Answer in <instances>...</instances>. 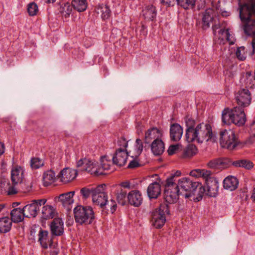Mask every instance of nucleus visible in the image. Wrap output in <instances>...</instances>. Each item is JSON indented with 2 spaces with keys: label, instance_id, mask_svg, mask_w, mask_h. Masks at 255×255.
<instances>
[{
  "label": "nucleus",
  "instance_id": "nucleus-49",
  "mask_svg": "<svg viewBox=\"0 0 255 255\" xmlns=\"http://www.w3.org/2000/svg\"><path fill=\"white\" fill-rule=\"evenodd\" d=\"M143 143L141 139L137 138L135 141V148L136 153L139 155L143 150Z\"/></svg>",
  "mask_w": 255,
  "mask_h": 255
},
{
  "label": "nucleus",
  "instance_id": "nucleus-13",
  "mask_svg": "<svg viewBox=\"0 0 255 255\" xmlns=\"http://www.w3.org/2000/svg\"><path fill=\"white\" fill-rule=\"evenodd\" d=\"M236 99L238 107L244 108L250 105L251 102V95L249 90L243 89L239 90L236 94Z\"/></svg>",
  "mask_w": 255,
  "mask_h": 255
},
{
  "label": "nucleus",
  "instance_id": "nucleus-32",
  "mask_svg": "<svg viewBox=\"0 0 255 255\" xmlns=\"http://www.w3.org/2000/svg\"><path fill=\"white\" fill-rule=\"evenodd\" d=\"M55 210L53 206L50 205L44 206L42 208L41 218L44 220H49L54 218Z\"/></svg>",
  "mask_w": 255,
  "mask_h": 255
},
{
  "label": "nucleus",
  "instance_id": "nucleus-39",
  "mask_svg": "<svg viewBox=\"0 0 255 255\" xmlns=\"http://www.w3.org/2000/svg\"><path fill=\"white\" fill-rule=\"evenodd\" d=\"M211 10H206L202 17V27L204 29H206L210 27V23L213 20V16L210 12Z\"/></svg>",
  "mask_w": 255,
  "mask_h": 255
},
{
  "label": "nucleus",
  "instance_id": "nucleus-59",
  "mask_svg": "<svg viewBox=\"0 0 255 255\" xmlns=\"http://www.w3.org/2000/svg\"><path fill=\"white\" fill-rule=\"evenodd\" d=\"M220 24H214L213 26H212V30H213V33L215 35L216 34V31L218 29H220Z\"/></svg>",
  "mask_w": 255,
  "mask_h": 255
},
{
  "label": "nucleus",
  "instance_id": "nucleus-28",
  "mask_svg": "<svg viewBox=\"0 0 255 255\" xmlns=\"http://www.w3.org/2000/svg\"><path fill=\"white\" fill-rule=\"evenodd\" d=\"M12 226V222L8 217L0 218V233H6L10 231Z\"/></svg>",
  "mask_w": 255,
  "mask_h": 255
},
{
  "label": "nucleus",
  "instance_id": "nucleus-52",
  "mask_svg": "<svg viewBox=\"0 0 255 255\" xmlns=\"http://www.w3.org/2000/svg\"><path fill=\"white\" fill-rule=\"evenodd\" d=\"M17 185H13L12 184L11 186H10L7 190V194L9 195H13L16 194L18 190L17 188L16 187Z\"/></svg>",
  "mask_w": 255,
  "mask_h": 255
},
{
  "label": "nucleus",
  "instance_id": "nucleus-7",
  "mask_svg": "<svg viewBox=\"0 0 255 255\" xmlns=\"http://www.w3.org/2000/svg\"><path fill=\"white\" fill-rule=\"evenodd\" d=\"M177 185L180 189V195L188 198L194 195V193L197 187L200 185V183L194 181L189 178L184 177L178 180Z\"/></svg>",
  "mask_w": 255,
  "mask_h": 255
},
{
  "label": "nucleus",
  "instance_id": "nucleus-21",
  "mask_svg": "<svg viewBox=\"0 0 255 255\" xmlns=\"http://www.w3.org/2000/svg\"><path fill=\"white\" fill-rule=\"evenodd\" d=\"M141 15L146 21H154L157 15L156 7L152 4L145 6L142 10Z\"/></svg>",
  "mask_w": 255,
  "mask_h": 255
},
{
  "label": "nucleus",
  "instance_id": "nucleus-8",
  "mask_svg": "<svg viewBox=\"0 0 255 255\" xmlns=\"http://www.w3.org/2000/svg\"><path fill=\"white\" fill-rule=\"evenodd\" d=\"M172 179H166L164 190V199L168 204L176 203L180 195V189L176 183H173Z\"/></svg>",
  "mask_w": 255,
  "mask_h": 255
},
{
  "label": "nucleus",
  "instance_id": "nucleus-45",
  "mask_svg": "<svg viewBox=\"0 0 255 255\" xmlns=\"http://www.w3.org/2000/svg\"><path fill=\"white\" fill-rule=\"evenodd\" d=\"M27 12L30 16H34L38 11L37 5L34 2H30L27 5Z\"/></svg>",
  "mask_w": 255,
  "mask_h": 255
},
{
  "label": "nucleus",
  "instance_id": "nucleus-9",
  "mask_svg": "<svg viewBox=\"0 0 255 255\" xmlns=\"http://www.w3.org/2000/svg\"><path fill=\"white\" fill-rule=\"evenodd\" d=\"M77 167L81 171H85L91 175L99 176L104 174V172L99 167L98 163L95 161L91 160L89 159H81L77 162Z\"/></svg>",
  "mask_w": 255,
  "mask_h": 255
},
{
  "label": "nucleus",
  "instance_id": "nucleus-14",
  "mask_svg": "<svg viewBox=\"0 0 255 255\" xmlns=\"http://www.w3.org/2000/svg\"><path fill=\"white\" fill-rule=\"evenodd\" d=\"M51 235L61 236L64 233V223L62 219L59 218H54L50 224Z\"/></svg>",
  "mask_w": 255,
  "mask_h": 255
},
{
  "label": "nucleus",
  "instance_id": "nucleus-41",
  "mask_svg": "<svg viewBox=\"0 0 255 255\" xmlns=\"http://www.w3.org/2000/svg\"><path fill=\"white\" fill-rule=\"evenodd\" d=\"M95 188L92 187H85L81 189L80 195L84 199H87L90 196L93 198V194L94 192Z\"/></svg>",
  "mask_w": 255,
  "mask_h": 255
},
{
  "label": "nucleus",
  "instance_id": "nucleus-35",
  "mask_svg": "<svg viewBox=\"0 0 255 255\" xmlns=\"http://www.w3.org/2000/svg\"><path fill=\"white\" fill-rule=\"evenodd\" d=\"M71 5L72 8L78 12L84 11L87 7L86 0H72Z\"/></svg>",
  "mask_w": 255,
  "mask_h": 255
},
{
  "label": "nucleus",
  "instance_id": "nucleus-38",
  "mask_svg": "<svg viewBox=\"0 0 255 255\" xmlns=\"http://www.w3.org/2000/svg\"><path fill=\"white\" fill-rule=\"evenodd\" d=\"M233 165L236 167H243L247 169H251L254 167L252 162L247 159L238 160L233 162Z\"/></svg>",
  "mask_w": 255,
  "mask_h": 255
},
{
  "label": "nucleus",
  "instance_id": "nucleus-5",
  "mask_svg": "<svg viewBox=\"0 0 255 255\" xmlns=\"http://www.w3.org/2000/svg\"><path fill=\"white\" fill-rule=\"evenodd\" d=\"M219 140L221 147L229 150L235 149L240 143L238 137L232 129H224L221 131Z\"/></svg>",
  "mask_w": 255,
  "mask_h": 255
},
{
  "label": "nucleus",
  "instance_id": "nucleus-20",
  "mask_svg": "<svg viewBox=\"0 0 255 255\" xmlns=\"http://www.w3.org/2000/svg\"><path fill=\"white\" fill-rule=\"evenodd\" d=\"M48 232L46 230H43L41 228L40 229L38 236V242L43 249H46L48 246L51 248L53 246V237H51L50 239L48 238Z\"/></svg>",
  "mask_w": 255,
  "mask_h": 255
},
{
  "label": "nucleus",
  "instance_id": "nucleus-43",
  "mask_svg": "<svg viewBox=\"0 0 255 255\" xmlns=\"http://www.w3.org/2000/svg\"><path fill=\"white\" fill-rule=\"evenodd\" d=\"M197 1L196 0H179L178 5L184 9L193 8L195 4H197Z\"/></svg>",
  "mask_w": 255,
  "mask_h": 255
},
{
  "label": "nucleus",
  "instance_id": "nucleus-37",
  "mask_svg": "<svg viewBox=\"0 0 255 255\" xmlns=\"http://www.w3.org/2000/svg\"><path fill=\"white\" fill-rule=\"evenodd\" d=\"M59 11L62 16L66 18L70 16L72 11V7L70 3H64L60 5Z\"/></svg>",
  "mask_w": 255,
  "mask_h": 255
},
{
  "label": "nucleus",
  "instance_id": "nucleus-36",
  "mask_svg": "<svg viewBox=\"0 0 255 255\" xmlns=\"http://www.w3.org/2000/svg\"><path fill=\"white\" fill-rule=\"evenodd\" d=\"M233 109H230L229 108H226L222 112V122L224 124L226 125L233 124Z\"/></svg>",
  "mask_w": 255,
  "mask_h": 255
},
{
  "label": "nucleus",
  "instance_id": "nucleus-33",
  "mask_svg": "<svg viewBox=\"0 0 255 255\" xmlns=\"http://www.w3.org/2000/svg\"><path fill=\"white\" fill-rule=\"evenodd\" d=\"M56 179L55 174L52 170L45 171L43 174V184L44 186H48L52 184Z\"/></svg>",
  "mask_w": 255,
  "mask_h": 255
},
{
  "label": "nucleus",
  "instance_id": "nucleus-16",
  "mask_svg": "<svg viewBox=\"0 0 255 255\" xmlns=\"http://www.w3.org/2000/svg\"><path fill=\"white\" fill-rule=\"evenodd\" d=\"M128 154L127 150L118 148L115 154L112 156V160L115 165L118 166H123L127 162Z\"/></svg>",
  "mask_w": 255,
  "mask_h": 255
},
{
  "label": "nucleus",
  "instance_id": "nucleus-6",
  "mask_svg": "<svg viewBox=\"0 0 255 255\" xmlns=\"http://www.w3.org/2000/svg\"><path fill=\"white\" fill-rule=\"evenodd\" d=\"M169 214L168 205L165 203L160 204L158 208L151 212L152 225L157 229L161 228L166 222V215Z\"/></svg>",
  "mask_w": 255,
  "mask_h": 255
},
{
  "label": "nucleus",
  "instance_id": "nucleus-2",
  "mask_svg": "<svg viewBox=\"0 0 255 255\" xmlns=\"http://www.w3.org/2000/svg\"><path fill=\"white\" fill-rule=\"evenodd\" d=\"M248 3L239 5L240 17L245 23L244 30L247 35H254L255 33V18L252 19V15L255 16V0H249Z\"/></svg>",
  "mask_w": 255,
  "mask_h": 255
},
{
  "label": "nucleus",
  "instance_id": "nucleus-24",
  "mask_svg": "<svg viewBox=\"0 0 255 255\" xmlns=\"http://www.w3.org/2000/svg\"><path fill=\"white\" fill-rule=\"evenodd\" d=\"M161 191V185L157 182L150 184L147 189V195L150 199L157 198L160 195Z\"/></svg>",
  "mask_w": 255,
  "mask_h": 255
},
{
  "label": "nucleus",
  "instance_id": "nucleus-12",
  "mask_svg": "<svg viewBox=\"0 0 255 255\" xmlns=\"http://www.w3.org/2000/svg\"><path fill=\"white\" fill-rule=\"evenodd\" d=\"M47 200L45 199L34 200L31 203L25 205L23 208L26 218L35 217L39 211V208L44 205Z\"/></svg>",
  "mask_w": 255,
  "mask_h": 255
},
{
  "label": "nucleus",
  "instance_id": "nucleus-25",
  "mask_svg": "<svg viewBox=\"0 0 255 255\" xmlns=\"http://www.w3.org/2000/svg\"><path fill=\"white\" fill-rule=\"evenodd\" d=\"M23 208H16L12 209L10 212V220L12 223H18L22 222L25 217Z\"/></svg>",
  "mask_w": 255,
  "mask_h": 255
},
{
  "label": "nucleus",
  "instance_id": "nucleus-18",
  "mask_svg": "<svg viewBox=\"0 0 255 255\" xmlns=\"http://www.w3.org/2000/svg\"><path fill=\"white\" fill-rule=\"evenodd\" d=\"M128 203L134 207H139L142 203L141 193L138 190H131L128 194Z\"/></svg>",
  "mask_w": 255,
  "mask_h": 255
},
{
  "label": "nucleus",
  "instance_id": "nucleus-48",
  "mask_svg": "<svg viewBox=\"0 0 255 255\" xmlns=\"http://www.w3.org/2000/svg\"><path fill=\"white\" fill-rule=\"evenodd\" d=\"M106 205L110 208V211L112 214L116 211L117 208L116 202L113 199H111L109 201L107 200Z\"/></svg>",
  "mask_w": 255,
  "mask_h": 255
},
{
  "label": "nucleus",
  "instance_id": "nucleus-26",
  "mask_svg": "<svg viewBox=\"0 0 255 255\" xmlns=\"http://www.w3.org/2000/svg\"><path fill=\"white\" fill-rule=\"evenodd\" d=\"M238 179L234 176H228L223 181V186L225 189L230 191H234L238 186Z\"/></svg>",
  "mask_w": 255,
  "mask_h": 255
},
{
  "label": "nucleus",
  "instance_id": "nucleus-51",
  "mask_svg": "<svg viewBox=\"0 0 255 255\" xmlns=\"http://www.w3.org/2000/svg\"><path fill=\"white\" fill-rule=\"evenodd\" d=\"M199 187V190L198 193V196L197 197L198 201H199L202 199V197L204 193L207 194V189L206 186H202L200 183V185L198 186Z\"/></svg>",
  "mask_w": 255,
  "mask_h": 255
},
{
  "label": "nucleus",
  "instance_id": "nucleus-22",
  "mask_svg": "<svg viewBox=\"0 0 255 255\" xmlns=\"http://www.w3.org/2000/svg\"><path fill=\"white\" fill-rule=\"evenodd\" d=\"M100 166L99 167L101 168V170L114 171L115 169L113 160H112V155L109 156L105 155L100 158Z\"/></svg>",
  "mask_w": 255,
  "mask_h": 255
},
{
  "label": "nucleus",
  "instance_id": "nucleus-60",
  "mask_svg": "<svg viewBox=\"0 0 255 255\" xmlns=\"http://www.w3.org/2000/svg\"><path fill=\"white\" fill-rule=\"evenodd\" d=\"M252 136H251L252 138H255V139H253V140H255V123H254L252 126Z\"/></svg>",
  "mask_w": 255,
  "mask_h": 255
},
{
  "label": "nucleus",
  "instance_id": "nucleus-23",
  "mask_svg": "<svg viewBox=\"0 0 255 255\" xmlns=\"http://www.w3.org/2000/svg\"><path fill=\"white\" fill-rule=\"evenodd\" d=\"M183 134V128L178 124H171L170 128V137L172 141H179Z\"/></svg>",
  "mask_w": 255,
  "mask_h": 255
},
{
  "label": "nucleus",
  "instance_id": "nucleus-63",
  "mask_svg": "<svg viewBox=\"0 0 255 255\" xmlns=\"http://www.w3.org/2000/svg\"><path fill=\"white\" fill-rule=\"evenodd\" d=\"M251 198L253 199V201L255 202V187L253 189Z\"/></svg>",
  "mask_w": 255,
  "mask_h": 255
},
{
  "label": "nucleus",
  "instance_id": "nucleus-42",
  "mask_svg": "<svg viewBox=\"0 0 255 255\" xmlns=\"http://www.w3.org/2000/svg\"><path fill=\"white\" fill-rule=\"evenodd\" d=\"M197 151V148L195 145L193 144L187 146L183 151L184 157H190L195 155Z\"/></svg>",
  "mask_w": 255,
  "mask_h": 255
},
{
  "label": "nucleus",
  "instance_id": "nucleus-1",
  "mask_svg": "<svg viewBox=\"0 0 255 255\" xmlns=\"http://www.w3.org/2000/svg\"><path fill=\"white\" fill-rule=\"evenodd\" d=\"M186 138L188 142L196 141L202 143L209 140L214 142L216 137L213 133L211 125L200 123L196 126L195 120L188 117L185 118Z\"/></svg>",
  "mask_w": 255,
  "mask_h": 255
},
{
  "label": "nucleus",
  "instance_id": "nucleus-27",
  "mask_svg": "<svg viewBox=\"0 0 255 255\" xmlns=\"http://www.w3.org/2000/svg\"><path fill=\"white\" fill-rule=\"evenodd\" d=\"M164 144L161 139L154 140L151 144V150L155 155H160L164 151Z\"/></svg>",
  "mask_w": 255,
  "mask_h": 255
},
{
  "label": "nucleus",
  "instance_id": "nucleus-50",
  "mask_svg": "<svg viewBox=\"0 0 255 255\" xmlns=\"http://www.w3.org/2000/svg\"><path fill=\"white\" fill-rule=\"evenodd\" d=\"M161 3L168 7L173 6L175 4L178 5L179 0H160Z\"/></svg>",
  "mask_w": 255,
  "mask_h": 255
},
{
  "label": "nucleus",
  "instance_id": "nucleus-29",
  "mask_svg": "<svg viewBox=\"0 0 255 255\" xmlns=\"http://www.w3.org/2000/svg\"><path fill=\"white\" fill-rule=\"evenodd\" d=\"M74 193V191H70L61 194L58 197L59 201L61 202L64 206L69 205L74 202L73 197Z\"/></svg>",
  "mask_w": 255,
  "mask_h": 255
},
{
  "label": "nucleus",
  "instance_id": "nucleus-31",
  "mask_svg": "<svg viewBox=\"0 0 255 255\" xmlns=\"http://www.w3.org/2000/svg\"><path fill=\"white\" fill-rule=\"evenodd\" d=\"M227 160L224 158H217L211 160L208 163V166L211 168L223 169L227 167Z\"/></svg>",
  "mask_w": 255,
  "mask_h": 255
},
{
  "label": "nucleus",
  "instance_id": "nucleus-58",
  "mask_svg": "<svg viewBox=\"0 0 255 255\" xmlns=\"http://www.w3.org/2000/svg\"><path fill=\"white\" fill-rule=\"evenodd\" d=\"M120 186L121 188L123 187L124 188L130 189V183L129 181H126L122 182L120 183Z\"/></svg>",
  "mask_w": 255,
  "mask_h": 255
},
{
  "label": "nucleus",
  "instance_id": "nucleus-47",
  "mask_svg": "<svg viewBox=\"0 0 255 255\" xmlns=\"http://www.w3.org/2000/svg\"><path fill=\"white\" fill-rule=\"evenodd\" d=\"M117 144L120 147L119 148L127 150L126 148L128 145V141H127L125 137L122 136L118 139Z\"/></svg>",
  "mask_w": 255,
  "mask_h": 255
},
{
  "label": "nucleus",
  "instance_id": "nucleus-34",
  "mask_svg": "<svg viewBox=\"0 0 255 255\" xmlns=\"http://www.w3.org/2000/svg\"><path fill=\"white\" fill-rule=\"evenodd\" d=\"M127 192L125 189L120 188L117 190L116 199L119 204L124 206L126 204L128 196Z\"/></svg>",
  "mask_w": 255,
  "mask_h": 255
},
{
  "label": "nucleus",
  "instance_id": "nucleus-62",
  "mask_svg": "<svg viewBox=\"0 0 255 255\" xmlns=\"http://www.w3.org/2000/svg\"><path fill=\"white\" fill-rule=\"evenodd\" d=\"M251 43L253 52L254 53L255 52V33L254 34V35L253 36V39Z\"/></svg>",
  "mask_w": 255,
  "mask_h": 255
},
{
  "label": "nucleus",
  "instance_id": "nucleus-61",
  "mask_svg": "<svg viewBox=\"0 0 255 255\" xmlns=\"http://www.w3.org/2000/svg\"><path fill=\"white\" fill-rule=\"evenodd\" d=\"M4 144L0 142V156L4 153Z\"/></svg>",
  "mask_w": 255,
  "mask_h": 255
},
{
  "label": "nucleus",
  "instance_id": "nucleus-3",
  "mask_svg": "<svg viewBox=\"0 0 255 255\" xmlns=\"http://www.w3.org/2000/svg\"><path fill=\"white\" fill-rule=\"evenodd\" d=\"M190 175L196 177H203L205 180L207 195L215 197L218 193V183L211 177L212 172L206 169H197L192 170Z\"/></svg>",
  "mask_w": 255,
  "mask_h": 255
},
{
  "label": "nucleus",
  "instance_id": "nucleus-4",
  "mask_svg": "<svg viewBox=\"0 0 255 255\" xmlns=\"http://www.w3.org/2000/svg\"><path fill=\"white\" fill-rule=\"evenodd\" d=\"M76 223L79 225L92 224L95 221V216L92 207L78 205L74 209Z\"/></svg>",
  "mask_w": 255,
  "mask_h": 255
},
{
  "label": "nucleus",
  "instance_id": "nucleus-40",
  "mask_svg": "<svg viewBox=\"0 0 255 255\" xmlns=\"http://www.w3.org/2000/svg\"><path fill=\"white\" fill-rule=\"evenodd\" d=\"M219 34L225 37L227 41L229 42L230 45H233L235 43V39L234 36L230 34L229 29H221L219 31Z\"/></svg>",
  "mask_w": 255,
  "mask_h": 255
},
{
  "label": "nucleus",
  "instance_id": "nucleus-57",
  "mask_svg": "<svg viewBox=\"0 0 255 255\" xmlns=\"http://www.w3.org/2000/svg\"><path fill=\"white\" fill-rule=\"evenodd\" d=\"M206 0H199L197 2L198 8L199 9H203L205 7Z\"/></svg>",
  "mask_w": 255,
  "mask_h": 255
},
{
  "label": "nucleus",
  "instance_id": "nucleus-55",
  "mask_svg": "<svg viewBox=\"0 0 255 255\" xmlns=\"http://www.w3.org/2000/svg\"><path fill=\"white\" fill-rule=\"evenodd\" d=\"M139 166L140 164L137 161L135 160H132V161H130L128 167V168H134L138 167Z\"/></svg>",
  "mask_w": 255,
  "mask_h": 255
},
{
  "label": "nucleus",
  "instance_id": "nucleus-17",
  "mask_svg": "<svg viewBox=\"0 0 255 255\" xmlns=\"http://www.w3.org/2000/svg\"><path fill=\"white\" fill-rule=\"evenodd\" d=\"M233 124L239 126H242L245 124L246 119L244 109L238 107L233 108Z\"/></svg>",
  "mask_w": 255,
  "mask_h": 255
},
{
  "label": "nucleus",
  "instance_id": "nucleus-56",
  "mask_svg": "<svg viewBox=\"0 0 255 255\" xmlns=\"http://www.w3.org/2000/svg\"><path fill=\"white\" fill-rule=\"evenodd\" d=\"M50 249H51L50 251L51 255H57L59 252V249L57 248V244H53V246Z\"/></svg>",
  "mask_w": 255,
  "mask_h": 255
},
{
  "label": "nucleus",
  "instance_id": "nucleus-46",
  "mask_svg": "<svg viewBox=\"0 0 255 255\" xmlns=\"http://www.w3.org/2000/svg\"><path fill=\"white\" fill-rule=\"evenodd\" d=\"M236 56L239 60H245L247 57L245 52V47L244 46L238 47L236 52Z\"/></svg>",
  "mask_w": 255,
  "mask_h": 255
},
{
  "label": "nucleus",
  "instance_id": "nucleus-11",
  "mask_svg": "<svg viewBox=\"0 0 255 255\" xmlns=\"http://www.w3.org/2000/svg\"><path fill=\"white\" fill-rule=\"evenodd\" d=\"M106 185L105 184H100L95 187L93 194L92 201L93 203L103 208L106 205L108 200V195L106 192Z\"/></svg>",
  "mask_w": 255,
  "mask_h": 255
},
{
  "label": "nucleus",
  "instance_id": "nucleus-64",
  "mask_svg": "<svg viewBox=\"0 0 255 255\" xmlns=\"http://www.w3.org/2000/svg\"><path fill=\"white\" fill-rule=\"evenodd\" d=\"M222 15L223 16H228L229 15V12H227V11H222Z\"/></svg>",
  "mask_w": 255,
  "mask_h": 255
},
{
  "label": "nucleus",
  "instance_id": "nucleus-19",
  "mask_svg": "<svg viewBox=\"0 0 255 255\" xmlns=\"http://www.w3.org/2000/svg\"><path fill=\"white\" fill-rule=\"evenodd\" d=\"M162 131L159 128L153 127L148 129L145 132L144 142L150 143L152 140H160Z\"/></svg>",
  "mask_w": 255,
  "mask_h": 255
},
{
  "label": "nucleus",
  "instance_id": "nucleus-44",
  "mask_svg": "<svg viewBox=\"0 0 255 255\" xmlns=\"http://www.w3.org/2000/svg\"><path fill=\"white\" fill-rule=\"evenodd\" d=\"M44 165V161L38 157L31 158L30 160V166L32 169H37Z\"/></svg>",
  "mask_w": 255,
  "mask_h": 255
},
{
  "label": "nucleus",
  "instance_id": "nucleus-30",
  "mask_svg": "<svg viewBox=\"0 0 255 255\" xmlns=\"http://www.w3.org/2000/svg\"><path fill=\"white\" fill-rule=\"evenodd\" d=\"M95 10L98 14H101V17L104 20L107 19L110 17L111 11L107 5L99 4L96 6Z\"/></svg>",
  "mask_w": 255,
  "mask_h": 255
},
{
  "label": "nucleus",
  "instance_id": "nucleus-54",
  "mask_svg": "<svg viewBox=\"0 0 255 255\" xmlns=\"http://www.w3.org/2000/svg\"><path fill=\"white\" fill-rule=\"evenodd\" d=\"M181 175V172L180 171H177L174 174H172L167 179H172L173 183H176V178L179 177Z\"/></svg>",
  "mask_w": 255,
  "mask_h": 255
},
{
  "label": "nucleus",
  "instance_id": "nucleus-15",
  "mask_svg": "<svg viewBox=\"0 0 255 255\" xmlns=\"http://www.w3.org/2000/svg\"><path fill=\"white\" fill-rule=\"evenodd\" d=\"M77 175V171L69 168H65L62 170L57 177L60 181L66 183L74 179Z\"/></svg>",
  "mask_w": 255,
  "mask_h": 255
},
{
  "label": "nucleus",
  "instance_id": "nucleus-10",
  "mask_svg": "<svg viewBox=\"0 0 255 255\" xmlns=\"http://www.w3.org/2000/svg\"><path fill=\"white\" fill-rule=\"evenodd\" d=\"M23 178V170L20 166H15L11 170V181L13 185L19 184L23 191L29 192L31 190V183H22Z\"/></svg>",
  "mask_w": 255,
  "mask_h": 255
},
{
  "label": "nucleus",
  "instance_id": "nucleus-53",
  "mask_svg": "<svg viewBox=\"0 0 255 255\" xmlns=\"http://www.w3.org/2000/svg\"><path fill=\"white\" fill-rule=\"evenodd\" d=\"M178 149V145H170L167 150L168 153L169 155H172L175 153V152Z\"/></svg>",
  "mask_w": 255,
  "mask_h": 255
}]
</instances>
